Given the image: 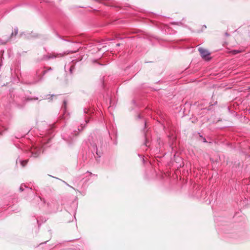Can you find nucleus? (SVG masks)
<instances>
[{
  "label": "nucleus",
  "instance_id": "4",
  "mask_svg": "<svg viewBox=\"0 0 250 250\" xmlns=\"http://www.w3.org/2000/svg\"><path fill=\"white\" fill-rule=\"evenodd\" d=\"M239 52V51H237V50H234L233 51V53L234 54H236L237 53H238Z\"/></svg>",
  "mask_w": 250,
  "mask_h": 250
},
{
  "label": "nucleus",
  "instance_id": "3",
  "mask_svg": "<svg viewBox=\"0 0 250 250\" xmlns=\"http://www.w3.org/2000/svg\"><path fill=\"white\" fill-rule=\"evenodd\" d=\"M32 156L35 157V158H36V157H38L39 155V154L38 153V152H35V153H32Z\"/></svg>",
  "mask_w": 250,
  "mask_h": 250
},
{
  "label": "nucleus",
  "instance_id": "8",
  "mask_svg": "<svg viewBox=\"0 0 250 250\" xmlns=\"http://www.w3.org/2000/svg\"><path fill=\"white\" fill-rule=\"evenodd\" d=\"M204 141L205 142H206V139H204Z\"/></svg>",
  "mask_w": 250,
  "mask_h": 250
},
{
  "label": "nucleus",
  "instance_id": "1",
  "mask_svg": "<svg viewBox=\"0 0 250 250\" xmlns=\"http://www.w3.org/2000/svg\"><path fill=\"white\" fill-rule=\"evenodd\" d=\"M199 51L203 58L207 60H209L210 59V58L209 57L210 53L208 50L203 48H199Z\"/></svg>",
  "mask_w": 250,
  "mask_h": 250
},
{
  "label": "nucleus",
  "instance_id": "7",
  "mask_svg": "<svg viewBox=\"0 0 250 250\" xmlns=\"http://www.w3.org/2000/svg\"><path fill=\"white\" fill-rule=\"evenodd\" d=\"M64 104L65 105L66 104V102L64 101Z\"/></svg>",
  "mask_w": 250,
  "mask_h": 250
},
{
  "label": "nucleus",
  "instance_id": "5",
  "mask_svg": "<svg viewBox=\"0 0 250 250\" xmlns=\"http://www.w3.org/2000/svg\"><path fill=\"white\" fill-rule=\"evenodd\" d=\"M15 35H16L18 33V29H16L15 30Z\"/></svg>",
  "mask_w": 250,
  "mask_h": 250
},
{
  "label": "nucleus",
  "instance_id": "2",
  "mask_svg": "<svg viewBox=\"0 0 250 250\" xmlns=\"http://www.w3.org/2000/svg\"><path fill=\"white\" fill-rule=\"evenodd\" d=\"M28 160H24L21 162V165L22 167H25L26 165L27 164Z\"/></svg>",
  "mask_w": 250,
  "mask_h": 250
},
{
  "label": "nucleus",
  "instance_id": "6",
  "mask_svg": "<svg viewBox=\"0 0 250 250\" xmlns=\"http://www.w3.org/2000/svg\"><path fill=\"white\" fill-rule=\"evenodd\" d=\"M116 45H117V46H119L120 45V43H118V44H116Z\"/></svg>",
  "mask_w": 250,
  "mask_h": 250
},
{
  "label": "nucleus",
  "instance_id": "9",
  "mask_svg": "<svg viewBox=\"0 0 250 250\" xmlns=\"http://www.w3.org/2000/svg\"><path fill=\"white\" fill-rule=\"evenodd\" d=\"M226 35L227 36H228V33H226Z\"/></svg>",
  "mask_w": 250,
  "mask_h": 250
}]
</instances>
